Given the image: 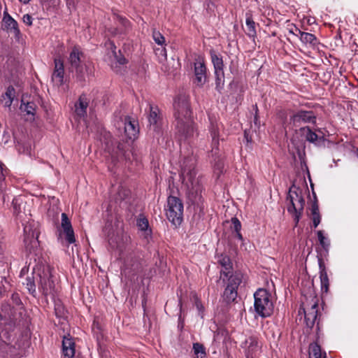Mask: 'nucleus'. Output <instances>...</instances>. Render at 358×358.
<instances>
[{
	"mask_svg": "<svg viewBox=\"0 0 358 358\" xmlns=\"http://www.w3.org/2000/svg\"><path fill=\"white\" fill-rule=\"evenodd\" d=\"M196 159L193 155L184 158L181 165L180 178L182 182L186 186V196L188 201L194 206V213L193 220L198 222L203 219L205 212L203 198L202 196L203 187L196 176Z\"/></svg>",
	"mask_w": 358,
	"mask_h": 358,
	"instance_id": "1",
	"label": "nucleus"
},
{
	"mask_svg": "<svg viewBox=\"0 0 358 358\" xmlns=\"http://www.w3.org/2000/svg\"><path fill=\"white\" fill-rule=\"evenodd\" d=\"M173 108L176 137L180 141L189 143L198 132L192 117L189 96L185 92L178 94L174 99Z\"/></svg>",
	"mask_w": 358,
	"mask_h": 358,
	"instance_id": "2",
	"label": "nucleus"
},
{
	"mask_svg": "<svg viewBox=\"0 0 358 358\" xmlns=\"http://www.w3.org/2000/svg\"><path fill=\"white\" fill-rule=\"evenodd\" d=\"M287 200L289 202L287 211L293 217L294 227H297L303 213L305 206L302 189L293 184L289 189Z\"/></svg>",
	"mask_w": 358,
	"mask_h": 358,
	"instance_id": "3",
	"label": "nucleus"
},
{
	"mask_svg": "<svg viewBox=\"0 0 358 358\" xmlns=\"http://www.w3.org/2000/svg\"><path fill=\"white\" fill-rule=\"evenodd\" d=\"M225 289L223 293V299L227 303H231L236 300L238 296V288L246 281L245 275L241 271H231L228 277H224Z\"/></svg>",
	"mask_w": 358,
	"mask_h": 358,
	"instance_id": "4",
	"label": "nucleus"
},
{
	"mask_svg": "<svg viewBox=\"0 0 358 358\" xmlns=\"http://www.w3.org/2000/svg\"><path fill=\"white\" fill-rule=\"evenodd\" d=\"M254 308L257 315L262 318L270 317L273 312L271 294L265 289H258L254 294Z\"/></svg>",
	"mask_w": 358,
	"mask_h": 358,
	"instance_id": "5",
	"label": "nucleus"
},
{
	"mask_svg": "<svg viewBox=\"0 0 358 358\" xmlns=\"http://www.w3.org/2000/svg\"><path fill=\"white\" fill-rule=\"evenodd\" d=\"M52 270V268L50 266H44L42 270H39L36 273V278L38 290L45 297L48 296H54L56 292Z\"/></svg>",
	"mask_w": 358,
	"mask_h": 358,
	"instance_id": "6",
	"label": "nucleus"
},
{
	"mask_svg": "<svg viewBox=\"0 0 358 358\" xmlns=\"http://www.w3.org/2000/svg\"><path fill=\"white\" fill-rule=\"evenodd\" d=\"M183 203L180 199L174 196L168 197L165 208L166 215L169 221L176 228L182 224L183 220Z\"/></svg>",
	"mask_w": 358,
	"mask_h": 358,
	"instance_id": "7",
	"label": "nucleus"
},
{
	"mask_svg": "<svg viewBox=\"0 0 358 358\" xmlns=\"http://www.w3.org/2000/svg\"><path fill=\"white\" fill-rule=\"evenodd\" d=\"M84 59V53L80 50V48L73 47L69 54L68 61L70 64L69 69L72 71H75L76 78L80 82H85Z\"/></svg>",
	"mask_w": 358,
	"mask_h": 358,
	"instance_id": "8",
	"label": "nucleus"
},
{
	"mask_svg": "<svg viewBox=\"0 0 358 358\" xmlns=\"http://www.w3.org/2000/svg\"><path fill=\"white\" fill-rule=\"evenodd\" d=\"M210 125L208 130L211 137V150L209 152L208 157L213 161L219 160V145H220V124L216 119L212 117H209Z\"/></svg>",
	"mask_w": 358,
	"mask_h": 358,
	"instance_id": "9",
	"label": "nucleus"
},
{
	"mask_svg": "<svg viewBox=\"0 0 358 358\" xmlns=\"http://www.w3.org/2000/svg\"><path fill=\"white\" fill-rule=\"evenodd\" d=\"M317 117L313 110H298L289 117V124L293 127H300L302 124H315Z\"/></svg>",
	"mask_w": 358,
	"mask_h": 358,
	"instance_id": "10",
	"label": "nucleus"
},
{
	"mask_svg": "<svg viewBox=\"0 0 358 358\" xmlns=\"http://www.w3.org/2000/svg\"><path fill=\"white\" fill-rule=\"evenodd\" d=\"M149 130L152 131L155 135L159 136L163 133V119L159 108L157 106L149 104Z\"/></svg>",
	"mask_w": 358,
	"mask_h": 358,
	"instance_id": "11",
	"label": "nucleus"
},
{
	"mask_svg": "<svg viewBox=\"0 0 358 358\" xmlns=\"http://www.w3.org/2000/svg\"><path fill=\"white\" fill-rule=\"evenodd\" d=\"M1 29L6 33L13 34L16 41H19L22 37L18 22L8 13L6 8L3 11Z\"/></svg>",
	"mask_w": 358,
	"mask_h": 358,
	"instance_id": "12",
	"label": "nucleus"
},
{
	"mask_svg": "<svg viewBox=\"0 0 358 358\" xmlns=\"http://www.w3.org/2000/svg\"><path fill=\"white\" fill-rule=\"evenodd\" d=\"M313 303L310 308L307 310L303 308L304 313L305 322L307 327L312 329L315 323H317V329L320 330V319L321 315L318 311V300L313 299Z\"/></svg>",
	"mask_w": 358,
	"mask_h": 358,
	"instance_id": "13",
	"label": "nucleus"
},
{
	"mask_svg": "<svg viewBox=\"0 0 358 358\" xmlns=\"http://www.w3.org/2000/svg\"><path fill=\"white\" fill-rule=\"evenodd\" d=\"M24 247L29 253L37 248L39 241L38 240L39 232L36 229H33L31 225H26L24 227Z\"/></svg>",
	"mask_w": 358,
	"mask_h": 358,
	"instance_id": "14",
	"label": "nucleus"
},
{
	"mask_svg": "<svg viewBox=\"0 0 358 358\" xmlns=\"http://www.w3.org/2000/svg\"><path fill=\"white\" fill-rule=\"evenodd\" d=\"M194 83L199 87H203L207 80V67L203 58L199 57L194 63Z\"/></svg>",
	"mask_w": 358,
	"mask_h": 358,
	"instance_id": "15",
	"label": "nucleus"
},
{
	"mask_svg": "<svg viewBox=\"0 0 358 358\" xmlns=\"http://www.w3.org/2000/svg\"><path fill=\"white\" fill-rule=\"evenodd\" d=\"M296 132L299 134L306 141L317 145L324 141V136H320L317 132L322 134L321 129H312L308 126L301 127Z\"/></svg>",
	"mask_w": 358,
	"mask_h": 358,
	"instance_id": "16",
	"label": "nucleus"
},
{
	"mask_svg": "<svg viewBox=\"0 0 358 358\" xmlns=\"http://www.w3.org/2000/svg\"><path fill=\"white\" fill-rule=\"evenodd\" d=\"M217 261L218 264L222 268L220 271V279L224 282V277H228L232 270L231 260L227 255L220 254L217 256Z\"/></svg>",
	"mask_w": 358,
	"mask_h": 358,
	"instance_id": "17",
	"label": "nucleus"
},
{
	"mask_svg": "<svg viewBox=\"0 0 358 358\" xmlns=\"http://www.w3.org/2000/svg\"><path fill=\"white\" fill-rule=\"evenodd\" d=\"M62 228L63 229L64 234H65V239L69 243L76 242L74 231L71 225V222L69 219L67 215L64 213H62Z\"/></svg>",
	"mask_w": 358,
	"mask_h": 358,
	"instance_id": "18",
	"label": "nucleus"
},
{
	"mask_svg": "<svg viewBox=\"0 0 358 358\" xmlns=\"http://www.w3.org/2000/svg\"><path fill=\"white\" fill-rule=\"evenodd\" d=\"M124 133L127 137L130 140H134L138 133V123L129 116L124 118Z\"/></svg>",
	"mask_w": 358,
	"mask_h": 358,
	"instance_id": "19",
	"label": "nucleus"
},
{
	"mask_svg": "<svg viewBox=\"0 0 358 358\" xmlns=\"http://www.w3.org/2000/svg\"><path fill=\"white\" fill-rule=\"evenodd\" d=\"M55 68L52 75V80L59 86L64 83V66L63 61L59 58L54 60Z\"/></svg>",
	"mask_w": 358,
	"mask_h": 358,
	"instance_id": "20",
	"label": "nucleus"
},
{
	"mask_svg": "<svg viewBox=\"0 0 358 358\" xmlns=\"http://www.w3.org/2000/svg\"><path fill=\"white\" fill-rule=\"evenodd\" d=\"M318 264L320 268V278L321 284V291L322 294H327L329 289V280L327 275L324 262L322 258L318 259Z\"/></svg>",
	"mask_w": 358,
	"mask_h": 358,
	"instance_id": "21",
	"label": "nucleus"
},
{
	"mask_svg": "<svg viewBox=\"0 0 358 358\" xmlns=\"http://www.w3.org/2000/svg\"><path fill=\"white\" fill-rule=\"evenodd\" d=\"M242 347L245 348V355L247 358H254V355L259 348L257 338L255 336H250L243 343Z\"/></svg>",
	"mask_w": 358,
	"mask_h": 358,
	"instance_id": "22",
	"label": "nucleus"
},
{
	"mask_svg": "<svg viewBox=\"0 0 358 358\" xmlns=\"http://www.w3.org/2000/svg\"><path fill=\"white\" fill-rule=\"evenodd\" d=\"M90 99L87 98V94H82L78 101L75 104V112L80 117H83L87 115V109L89 106Z\"/></svg>",
	"mask_w": 358,
	"mask_h": 358,
	"instance_id": "23",
	"label": "nucleus"
},
{
	"mask_svg": "<svg viewBox=\"0 0 358 358\" xmlns=\"http://www.w3.org/2000/svg\"><path fill=\"white\" fill-rule=\"evenodd\" d=\"M75 352V342L71 338L64 336L62 341V358H73Z\"/></svg>",
	"mask_w": 358,
	"mask_h": 358,
	"instance_id": "24",
	"label": "nucleus"
},
{
	"mask_svg": "<svg viewBox=\"0 0 358 358\" xmlns=\"http://www.w3.org/2000/svg\"><path fill=\"white\" fill-rule=\"evenodd\" d=\"M313 194L314 201L311 203L310 214L314 228L317 227L321 222V215L319 210L318 201L315 192Z\"/></svg>",
	"mask_w": 358,
	"mask_h": 358,
	"instance_id": "25",
	"label": "nucleus"
},
{
	"mask_svg": "<svg viewBox=\"0 0 358 358\" xmlns=\"http://www.w3.org/2000/svg\"><path fill=\"white\" fill-rule=\"evenodd\" d=\"M108 45H109V48L111 49L112 55L114 57L115 60V64H111V68L115 71L118 72L119 69H117V64L120 65H124L127 62V61L126 58L123 55H121L120 50H119L120 55H117V53L116 52V46L113 42L109 41Z\"/></svg>",
	"mask_w": 358,
	"mask_h": 358,
	"instance_id": "26",
	"label": "nucleus"
},
{
	"mask_svg": "<svg viewBox=\"0 0 358 358\" xmlns=\"http://www.w3.org/2000/svg\"><path fill=\"white\" fill-rule=\"evenodd\" d=\"M210 56L214 68V73L224 72V62L221 55L215 50H210Z\"/></svg>",
	"mask_w": 358,
	"mask_h": 358,
	"instance_id": "27",
	"label": "nucleus"
},
{
	"mask_svg": "<svg viewBox=\"0 0 358 358\" xmlns=\"http://www.w3.org/2000/svg\"><path fill=\"white\" fill-rule=\"evenodd\" d=\"M136 225L139 230L144 231V235L146 238L151 237L152 229L149 227L148 220L143 214L139 215L138 217Z\"/></svg>",
	"mask_w": 358,
	"mask_h": 358,
	"instance_id": "28",
	"label": "nucleus"
},
{
	"mask_svg": "<svg viewBox=\"0 0 358 358\" xmlns=\"http://www.w3.org/2000/svg\"><path fill=\"white\" fill-rule=\"evenodd\" d=\"M37 106L33 101H27L25 102L24 98L22 99L20 110L25 112L27 115H31V119L34 120Z\"/></svg>",
	"mask_w": 358,
	"mask_h": 358,
	"instance_id": "29",
	"label": "nucleus"
},
{
	"mask_svg": "<svg viewBox=\"0 0 358 358\" xmlns=\"http://www.w3.org/2000/svg\"><path fill=\"white\" fill-rule=\"evenodd\" d=\"M245 24L246 29L245 32L246 35L254 40L257 36V31L255 22H254L251 15L246 14Z\"/></svg>",
	"mask_w": 358,
	"mask_h": 358,
	"instance_id": "30",
	"label": "nucleus"
},
{
	"mask_svg": "<svg viewBox=\"0 0 358 358\" xmlns=\"http://www.w3.org/2000/svg\"><path fill=\"white\" fill-rule=\"evenodd\" d=\"M310 358H326V352L322 353L321 347L317 343H313L309 347Z\"/></svg>",
	"mask_w": 358,
	"mask_h": 358,
	"instance_id": "31",
	"label": "nucleus"
},
{
	"mask_svg": "<svg viewBox=\"0 0 358 358\" xmlns=\"http://www.w3.org/2000/svg\"><path fill=\"white\" fill-rule=\"evenodd\" d=\"M300 41L305 44H310L312 46H315L317 43V37L310 33L302 31L299 36Z\"/></svg>",
	"mask_w": 358,
	"mask_h": 358,
	"instance_id": "32",
	"label": "nucleus"
},
{
	"mask_svg": "<svg viewBox=\"0 0 358 358\" xmlns=\"http://www.w3.org/2000/svg\"><path fill=\"white\" fill-rule=\"evenodd\" d=\"M214 74H215V90L220 94H222V90H224V83H225L224 72L214 73Z\"/></svg>",
	"mask_w": 358,
	"mask_h": 358,
	"instance_id": "33",
	"label": "nucleus"
},
{
	"mask_svg": "<svg viewBox=\"0 0 358 358\" xmlns=\"http://www.w3.org/2000/svg\"><path fill=\"white\" fill-rule=\"evenodd\" d=\"M23 284L25 285L26 288L29 291V293L34 297H36L37 292L36 289L35 277L27 276L25 279V282Z\"/></svg>",
	"mask_w": 358,
	"mask_h": 358,
	"instance_id": "34",
	"label": "nucleus"
},
{
	"mask_svg": "<svg viewBox=\"0 0 358 358\" xmlns=\"http://www.w3.org/2000/svg\"><path fill=\"white\" fill-rule=\"evenodd\" d=\"M13 207V213L16 216H20L22 213V208H24L25 203L22 201L20 198H14L12 201Z\"/></svg>",
	"mask_w": 358,
	"mask_h": 358,
	"instance_id": "35",
	"label": "nucleus"
},
{
	"mask_svg": "<svg viewBox=\"0 0 358 358\" xmlns=\"http://www.w3.org/2000/svg\"><path fill=\"white\" fill-rule=\"evenodd\" d=\"M193 350L196 358H204L206 355L205 348L203 344L195 343L193 344Z\"/></svg>",
	"mask_w": 358,
	"mask_h": 358,
	"instance_id": "36",
	"label": "nucleus"
},
{
	"mask_svg": "<svg viewBox=\"0 0 358 358\" xmlns=\"http://www.w3.org/2000/svg\"><path fill=\"white\" fill-rule=\"evenodd\" d=\"M15 90L13 86H9L6 92H5V94L3 97H6L7 100L5 101V106H10L13 101V99L15 97Z\"/></svg>",
	"mask_w": 358,
	"mask_h": 358,
	"instance_id": "37",
	"label": "nucleus"
},
{
	"mask_svg": "<svg viewBox=\"0 0 358 358\" xmlns=\"http://www.w3.org/2000/svg\"><path fill=\"white\" fill-rule=\"evenodd\" d=\"M317 235L318 240H319V242H320V244L321 245V246L325 250H327L330 245L329 241L324 236L322 231H320V230L317 231Z\"/></svg>",
	"mask_w": 358,
	"mask_h": 358,
	"instance_id": "38",
	"label": "nucleus"
},
{
	"mask_svg": "<svg viewBox=\"0 0 358 358\" xmlns=\"http://www.w3.org/2000/svg\"><path fill=\"white\" fill-rule=\"evenodd\" d=\"M152 38L158 45H162L165 43V38L159 31L154 30L152 32Z\"/></svg>",
	"mask_w": 358,
	"mask_h": 358,
	"instance_id": "39",
	"label": "nucleus"
},
{
	"mask_svg": "<svg viewBox=\"0 0 358 358\" xmlns=\"http://www.w3.org/2000/svg\"><path fill=\"white\" fill-rule=\"evenodd\" d=\"M127 148L124 143L119 142L117 145V155L118 157H126Z\"/></svg>",
	"mask_w": 358,
	"mask_h": 358,
	"instance_id": "40",
	"label": "nucleus"
},
{
	"mask_svg": "<svg viewBox=\"0 0 358 358\" xmlns=\"http://www.w3.org/2000/svg\"><path fill=\"white\" fill-rule=\"evenodd\" d=\"M55 312L57 317H62L64 315V308L60 302L55 303Z\"/></svg>",
	"mask_w": 358,
	"mask_h": 358,
	"instance_id": "41",
	"label": "nucleus"
},
{
	"mask_svg": "<svg viewBox=\"0 0 358 358\" xmlns=\"http://www.w3.org/2000/svg\"><path fill=\"white\" fill-rule=\"evenodd\" d=\"M231 221L232 228L234 229V231L235 232L241 231V223L240 220L237 217H234L231 218Z\"/></svg>",
	"mask_w": 358,
	"mask_h": 358,
	"instance_id": "42",
	"label": "nucleus"
},
{
	"mask_svg": "<svg viewBox=\"0 0 358 358\" xmlns=\"http://www.w3.org/2000/svg\"><path fill=\"white\" fill-rule=\"evenodd\" d=\"M178 306H180V311L182 312V302L181 298L179 299ZM184 327V320L182 318L181 314L178 317V328L182 329Z\"/></svg>",
	"mask_w": 358,
	"mask_h": 358,
	"instance_id": "43",
	"label": "nucleus"
},
{
	"mask_svg": "<svg viewBox=\"0 0 358 358\" xmlns=\"http://www.w3.org/2000/svg\"><path fill=\"white\" fill-rule=\"evenodd\" d=\"M289 33L293 34L296 36H299L301 35L302 32L296 25L292 24L291 27L288 29Z\"/></svg>",
	"mask_w": 358,
	"mask_h": 358,
	"instance_id": "44",
	"label": "nucleus"
},
{
	"mask_svg": "<svg viewBox=\"0 0 358 358\" xmlns=\"http://www.w3.org/2000/svg\"><path fill=\"white\" fill-rule=\"evenodd\" d=\"M22 22L27 26L30 27L33 24V17L29 14H25L22 17Z\"/></svg>",
	"mask_w": 358,
	"mask_h": 358,
	"instance_id": "45",
	"label": "nucleus"
},
{
	"mask_svg": "<svg viewBox=\"0 0 358 358\" xmlns=\"http://www.w3.org/2000/svg\"><path fill=\"white\" fill-rule=\"evenodd\" d=\"M194 304L199 313H202L203 310V306L201 303V301L197 296H195L194 298Z\"/></svg>",
	"mask_w": 358,
	"mask_h": 358,
	"instance_id": "46",
	"label": "nucleus"
},
{
	"mask_svg": "<svg viewBox=\"0 0 358 358\" xmlns=\"http://www.w3.org/2000/svg\"><path fill=\"white\" fill-rule=\"evenodd\" d=\"M6 175L7 174H6V173H0V192L1 193H3V191L6 186L4 180H5Z\"/></svg>",
	"mask_w": 358,
	"mask_h": 358,
	"instance_id": "47",
	"label": "nucleus"
},
{
	"mask_svg": "<svg viewBox=\"0 0 358 358\" xmlns=\"http://www.w3.org/2000/svg\"><path fill=\"white\" fill-rule=\"evenodd\" d=\"M6 278L1 277L0 280V296H1L6 291L3 282H6Z\"/></svg>",
	"mask_w": 358,
	"mask_h": 358,
	"instance_id": "48",
	"label": "nucleus"
},
{
	"mask_svg": "<svg viewBox=\"0 0 358 358\" xmlns=\"http://www.w3.org/2000/svg\"><path fill=\"white\" fill-rule=\"evenodd\" d=\"M120 20L121 24L125 27L126 29L129 27L130 22L127 19L120 17Z\"/></svg>",
	"mask_w": 358,
	"mask_h": 358,
	"instance_id": "49",
	"label": "nucleus"
},
{
	"mask_svg": "<svg viewBox=\"0 0 358 358\" xmlns=\"http://www.w3.org/2000/svg\"><path fill=\"white\" fill-rule=\"evenodd\" d=\"M8 169H7V167L5 166L4 164H3L0 161V173H3L6 174H8Z\"/></svg>",
	"mask_w": 358,
	"mask_h": 358,
	"instance_id": "50",
	"label": "nucleus"
},
{
	"mask_svg": "<svg viewBox=\"0 0 358 358\" xmlns=\"http://www.w3.org/2000/svg\"><path fill=\"white\" fill-rule=\"evenodd\" d=\"M12 299L16 304H19L20 302V299L17 294H13L12 295Z\"/></svg>",
	"mask_w": 358,
	"mask_h": 358,
	"instance_id": "51",
	"label": "nucleus"
},
{
	"mask_svg": "<svg viewBox=\"0 0 358 358\" xmlns=\"http://www.w3.org/2000/svg\"><path fill=\"white\" fill-rule=\"evenodd\" d=\"M158 50L160 51V55L164 56V57L166 58V50L164 48L162 49H158Z\"/></svg>",
	"mask_w": 358,
	"mask_h": 358,
	"instance_id": "52",
	"label": "nucleus"
},
{
	"mask_svg": "<svg viewBox=\"0 0 358 358\" xmlns=\"http://www.w3.org/2000/svg\"><path fill=\"white\" fill-rule=\"evenodd\" d=\"M236 236L240 240V241H243V236L242 234H241V231L239 232H236Z\"/></svg>",
	"mask_w": 358,
	"mask_h": 358,
	"instance_id": "53",
	"label": "nucleus"
},
{
	"mask_svg": "<svg viewBox=\"0 0 358 358\" xmlns=\"http://www.w3.org/2000/svg\"><path fill=\"white\" fill-rule=\"evenodd\" d=\"M254 107L255 108V110H256V115H255V121L256 122L257 120V111H258V108H257V105L255 104L254 106Z\"/></svg>",
	"mask_w": 358,
	"mask_h": 358,
	"instance_id": "54",
	"label": "nucleus"
},
{
	"mask_svg": "<svg viewBox=\"0 0 358 358\" xmlns=\"http://www.w3.org/2000/svg\"><path fill=\"white\" fill-rule=\"evenodd\" d=\"M23 4H27L30 2L31 0H19Z\"/></svg>",
	"mask_w": 358,
	"mask_h": 358,
	"instance_id": "55",
	"label": "nucleus"
},
{
	"mask_svg": "<svg viewBox=\"0 0 358 358\" xmlns=\"http://www.w3.org/2000/svg\"><path fill=\"white\" fill-rule=\"evenodd\" d=\"M2 199H3V202H4L5 200H6V195H5V194H3Z\"/></svg>",
	"mask_w": 358,
	"mask_h": 358,
	"instance_id": "56",
	"label": "nucleus"
},
{
	"mask_svg": "<svg viewBox=\"0 0 358 358\" xmlns=\"http://www.w3.org/2000/svg\"><path fill=\"white\" fill-rule=\"evenodd\" d=\"M145 302H143V301L142 306H143V307H145Z\"/></svg>",
	"mask_w": 358,
	"mask_h": 358,
	"instance_id": "57",
	"label": "nucleus"
},
{
	"mask_svg": "<svg viewBox=\"0 0 358 358\" xmlns=\"http://www.w3.org/2000/svg\"><path fill=\"white\" fill-rule=\"evenodd\" d=\"M85 68H87V66H85V65L84 64V69H85Z\"/></svg>",
	"mask_w": 358,
	"mask_h": 358,
	"instance_id": "58",
	"label": "nucleus"
}]
</instances>
